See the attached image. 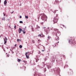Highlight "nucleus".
<instances>
[{
	"label": "nucleus",
	"instance_id": "obj_1",
	"mask_svg": "<svg viewBox=\"0 0 76 76\" xmlns=\"http://www.w3.org/2000/svg\"><path fill=\"white\" fill-rule=\"evenodd\" d=\"M56 36H57L56 38H55V42H56V44H55L53 45V46L54 47H56V45H58V44L57 43H59V41H58V40H59V37L57 36V34H56ZM57 41H58V42H57Z\"/></svg>",
	"mask_w": 76,
	"mask_h": 76
},
{
	"label": "nucleus",
	"instance_id": "obj_2",
	"mask_svg": "<svg viewBox=\"0 0 76 76\" xmlns=\"http://www.w3.org/2000/svg\"><path fill=\"white\" fill-rule=\"evenodd\" d=\"M42 16L41 19L42 20H44V21H46L47 19V17L44 14H42Z\"/></svg>",
	"mask_w": 76,
	"mask_h": 76
},
{
	"label": "nucleus",
	"instance_id": "obj_3",
	"mask_svg": "<svg viewBox=\"0 0 76 76\" xmlns=\"http://www.w3.org/2000/svg\"><path fill=\"white\" fill-rule=\"evenodd\" d=\"M58 19L57 18V17H54L53 18V22H54V23H57V22Z\"/></svg>",
	"mask_w": 76,
	"mask_h": 76
},
{
	"label": "nucleus",
	"instance_id": "obj_4",
	"mask_svg": "<svg viewBox=\"0 0 76 76\" xmlns=\"http://www.w3.org/2000/svg\"><path fill=\"white\" fill-rule=\"evenodd\" d=\"M50 29L51 30V28L50 27H48V29H47L46 30H45V31L48 34V32H50Z\"/></svg>",
	"mask_w": 76,
	"mask_h": 76
},
{
	"label": "nucleus",
	"instance_id": "obj_5",
	"mask_svg": "<svg viewBox=\"0 0 76 76\" xmlns=\"http://www.w3.org/2000/svg\"><path fill=\"white\" fill-rule=\"evenodd\" d=\"M25 55L26 58H29V52L26 53L25 54Z\"/></svg>",
	"mask_w": 76,
	"mask_h": 76
},
{
	"label": "nucleus",
	"instance_id": "obj_6",
	"mask_svg": "<svg viewBox=\"0 0 76 76\" xmlns=\"http://www.w3.org/2000/svg\"><path fill=\"white\" fill-rule=\"evenodd\" d=\"M4 44H6V42H7V39L5 37L4 39Z\"/></svg>",
	"mask_w": 76,
	"mask_h": 76
},
{
	"label": "nucleus",
	"instance_id": "obj_7",
	"mask_svg": "<svg viewBox=\"0 0 76 76\" xmlns=\"http://www.w3.org/2000/svg\"><path fill=\"white\" fill-rule=\"evenodd\" d=\"M19 29L18 30V32H19V33L20 34V33H21V31H23V30L22 29H21V28H19Z\"/></svg>",
	"mask_w": 76,
	"mask_h": 76
},
{
	"label": "nucleus",
	"instance_id": "obj_8",
	"mask_svg": "<svg viewBox=\"0 0 76 76\" xmlns=\"http://www.w3.org/2000/svg\"><path fill=\"white\" fill-rule=\"evenodd\" d=\"M51 65L50 64H49L48 65V69H50L51 68Z\"/></svg>",
	"mask_w": 76,
	"mask_h": 76
},
{
	"label": "nucleus",
	"instance_id": "obj_9",
	"mask_svg": "<svg viewBox=\"0 0 76 76\" xmlns=\"http://www.w3.org/2000/svg\"><path fill=\"white\" fill-rule=\"evenodd\" d=\"M38 36L40 37V38H41V37H45V36H44V35H43V36H41V34H39L38 35Z\"/></svg>",
	"mask_w": 76,
	"mask_h": 76
},
{
	"label": "nucleus",
	"instance_id": "obj_10",
	"mask_svg": "<svg viewBox=\"0 0 76 76\" xmlns=\"http://www.w3.org/2000/svg\"><path fill=\"white\" fill-rule=\"evenodd\" d=\"M54 30L55 31H57V32H58V29H57V28H54Z\"/></svg>",
	"mask_w": 76,
	"mask_h": 76
},
{
	"label": "nucleus",
	"instance_id": "obj_11",
	"mask_svg": "<svg viewBox=\"0 0 76 76\" xmlns=\"http://www.w3.org/2000/svg\"><path fill=\"white\" fill-rule=\"evenodd\" d=\"M4 4H7V1L6 0H5L4 2Z\"/></svg>",
	"mask_w": 76,
	"mask_h": 76
},
{
	"label": "nucleus",
	"instance_id": "obj_12",
	"mask_svg": "<svg viewBox=\"0 0 76 76\" xmlns=\"http://www.w3.org/2000/svg\"><path fill=\"white\" fill-rule=\"evenodd\" d=\"M50 38H51V37H50L49 36L48 37V40L50 39Z\"/></svg>",
	"mask_w": 76,
	"mask_h": 76
},
{
	"label": "nucleus",
	"instance_id": "obj_13",
	"mask_svg": "<svg viewBox=\"0 0 76 76\" xmlns=\"http://www.w3.org/2000/svg\"><path fill=\"white\" fill-rule=\"evenodd\" d=\"M19 23H23V22L22 21H20Z\"/></svg>",
	"mask_w": 76,
	"mask_h": 76
},
{
	"label": "nucleus",
	"instance_id": "obj_14",
	"mask_svg": "<svg viewBox=\"0 0 76 76\" xmlns=\"http://www.w3.org/2000/svg\"><path fill=\"white\" fill-rule=\"evenodd\" d=\"M25 18L26 19H28V16H26V15L25 16Z\"/></svg>",
	"mask_w": 76,
	"mask_h": 76
},
{
	"label": "nucleus",
	"instance_id": "obj_15",
	"mask_svg": "<svg viewBox=\"0 0 76 76\" xmlns=\"http://www.w3.org/2000/svg\"><path fill=\"white\" fill-rule=\"evenodd\" d=\"M19 47L20 48H22V45H20L19 46Z\"/></svg>",
	"mask_w": 76,
	"mask_h": 76
},
{
	"label": "nucleus",
	"instance_id": "obj_16",
	"mask_svg": "<svg viewBox=\"0 0 76 76\" xmlns=\"http://www.w3.org/2000/svg\"><path fill=\"white\" fill-rule=\"evenodd\" d=\"M24 63H27V61H23Z\"/></svg>",
	"mask_w": 76,
	"mask_h": 76
},
{
	"label": "nucleus",
	"instance_id": "obj_17",
	"mask_svg": "<svg viewBox=\"0 0 76 76\" xmlns=\"http://www.w3.org/2000/svg\"><path fill=\"white\" fill-rule=\"evenodd\" d=\"M21 60L18 59V62H19L20 61H21Z\"/></svg>",
	"mask_w": 76,
	"mask_h": 76
},
{
	"label": "nucleus",
	"instance_id": "obj_18",
	"mask_svg": "<svg viewBox=\"0 0 76 76\" xmlns=\"http://www.w3.org/2000/svg\"><path fill=\"white\" fill-rule=\"evenodd\" d=\"M17 41L18 42V41H20V40L19 39H17Z\"/></svg>",
	"mask_w": 76,
	"mask_h": 76
},
{
	"label": "nucleus",
	"instance_id": "obj_19",
	"mask_svg": "<svg viewBox=\"0 0 76 76\" xmlns=\"http://www.w3.org/2000/svg\"><path fill=\"white\" fill-rule=\"evenodd\" d=\"M37 26L38 27L37 28H40V27L38 26V25H37Z\"/></svg>",
	"mask_w": 76,
	"mask_h": 76
},
{
	"label": "nucleus",
	"instance_id": "obj_20",
	"mask_svg": "<svg viewBox=\"0 0 76 76\" xmlns=\"http://www.w3.org/2000/svg\"><path fill=\"white\" fill-rule=\"evenodd\" d=\"M23 32V34H25L26 33V32L25 31H22Z\"/></svg>",
	"mask_w": 76,
	"mask_h": 76
},
{
	"label": "nucleus",
	"instance_id": "obj_21",
	"mask_svg": "<svg viewBox=\"0 0 76 76\" xmlns=\"http://www.w3.org/2000/svg\"><path fill=\"white\" fill-rule=\"evenodd\" d=\"M32 42L33 43H35V41H34V40H32Z\"/></svg>",
	"mask_w": 76,
	"mask_h": 76
},
{
	"label": "nucleus",
	"instance_id": "obj_22",
	"mask_svg": "<svg viewBox=\"0 0 76 76\" xmlns=\"http://www.w3.org/2000/svg\"><path fill=\"white\" fill-rule=\"evenodd\" d=\"M69 43H70V39H69Z\"/></svg>",
	"mask_w": 76,
	"mask_h": 76
},
{
	"label": "nucleus",
	"instance_id": "obj_23",
	"mask_svg": "<svg viewBox=\"0 0 76 76\" xmlns=\"http://www.w3.org/2000/svg\"><path fill=\"white\" fill-rule=\"evenodd\" d=\"M38 59H37L36 60V61L37 62H38Z\"/></svg>",
	"mask_w": 76,
	"mask_h": 76
},
{
	"label": "nucleus",
	"instance_id": "obj_24",
	"mask_svg": "<svg viewBox=\"0 0 76 76\" xmlns=\"http://www.w3.org/2000/svg\"><path fill=\"white\" fill-rule=\"evenodd\" d=\"M45 72H46V71H47V70L45 68Z\"/></svg>",
	"mask_w": 76,
	"mask_h": 76
},
{
	"label": "nucleus",
	"instance_id": "obj_25",
	"mask_svg": "<svg viewBox=\"0 0 76 76\" xmlns=\"http://www.w3.org/2000/svg\"><path fill=\"white\" fill-rule=\"evenodd\" d=\"M2 20H5V18H3Z\"/></svg>",
	"mask_w": 76,
	"mask_h": 76
},
{
	"label": "nucleus",
	"instance_id": "obj_26",
	"mask_svg": "<svg viewBox=\"0 0 76 76\" xmlns=\"http://www.w3.org/2000/svg\"><path fill=\"white\" fill-rule=\"evenodd\" d=\"M20 18H22V16H20Z\"/></svg>",
	"mask_w": 76,
	"mask_h": 76
},
{
	"label": "nucleus",
	"instance_id": "obj_27",
	"mask_svg": "<svg viewBox=\"0 0 76 76\" xmlns=\"http://www.w3.org/2000/svg\"><path fill=\"white\" fill-rule=\"evenodd\" d=\"M38 41L39 42H41V40H40V39L38 40Z\"/></svg>",
	"mask_w": 76,
	"mask_h": 76
},
{
	"label": "nucleus",
	"instance_id": "obj_28",
	"mask_svg": "<svg viewBox=\"0 0 76 76\" xmlns=\"http://www.w3.org/2000/svg\"><path fill=\"white\" fill-rule=\"evenodd\" d=\"M15 25V26H14V28H15V29H16V25Z\"/></svg>",
	"mask_w": 76,
	"mask_h": 76
},
{
	"label": "nucleus",
	"instance_id": "obj_29",
	"mask_svg": "<svg viewBox=\"0 0 76 76\" xmlns=\"http://www.w3.org/2000/svg\"><path fill=\"white\" fill-rule=\"evenodd\" d=\"M17 45L16 44H15V47H16Z\"/></svg>",
	"mask_w": 76,
	"mask_h": 76
},
{
	"label": "nucleus",
	"instance_id": "obj_30",
	"mask_svg": "<svg viewBox=\"0 0 76 76\" xmlns=\"http://www.w3.org/2000/svg\"><path fill=\"white\" fill-rule=\"evenodd\" d=\"M5 15H6V14H4V16H5Z\"/></svg>",
	"mask_w": 76,
	"mask_h": 76
},
{
	"label": "nucleus",
	"instance_id": "obj_31",
	"mask_svg": "<svg viewBox=\"0 0 76 76\" xmlns=\"http://www.w3.org/2000/svg\"><path fill=\"white\" fill-rule=\"evenodd\" d=\"M39 16H42V15H41V14H39Z\"/></svg>",
	"mask_w": 76,
	"mask_h": 76
},
{
	"label": "nucleus",
	"instance_id": "obj_32",
	"mask_svg": "<svg viewBox=\"0 0 76 76\" xmlns=\"http://www.w3.org/2000/svg\"><path fill=\"white\" fill-rule=\"evenodd\" d=\"M13 12H14L13 11H12V12H11V14L13 13Z\"/></svg>",
	"mask_w": 76,
	"mask_h": 76
},
{
	"label": "nucleus",
	"instance_id": "obj_33",
	"mask_svg": "<svg viewBox=\"0 0 76 76\" xmlns=\"http://www.w3.org/2000/svg\"><path fill=\"white\" fill-rule=\"evenodd\" d=\"M42 51H44V50H42Z\"/></svg>",
	"mask_w": 76,
	"mask_h": 76
},
{
	"label": "nucleus",
	"instance_id": "obj_34",
	"mask_svg": "<svg viewBox=\"0 0 76 76\" xmlns=\"http://www.w3.org/2000/svg\"><path fill=\"white\" fill-rule=\"evenodd\" d=\"M1 3V0H0V3Z\"/></svg>",
	"mask_w": 76,
	"mask_h": 76
},
{
	"label": "nucleus",
	"instance_id": "obj_35",
	"mask_svg": "<svg viewBox=\"0 0 76 76\" xmlns=\"http://www.w3.org/2000/svg\"><path fill=\"white\" fill-rule=\"evenodd\" d=\"M38 19H39V18H38Z\"/></svg>",
	"mask_w": 76,
	"mask_h": 76
},
{
	"label": "nucleus",
	"instance_id": "obj_36",
	"mask_svg": "<svg viewBox=\"0 0 76 76\" xmlns=\"http://www.w3.org/2000/svg\"><path fill=\"white\" fill-rule=\"evenodd\" d=\"M58 69H60V68H58Z\"/></svg>",
	"mask_w": 76,
	"mask_h": 76
},
{
	"label": "nucleus",
	"instance_id": "obj_37",
	"mask_svg": "<svg viewBox=\"0 0 76 76\" xmlns=\"http://www.w3.org/2000/svg\"><path fill=\"white\" fill-rule=\"evenodd\" d=\"M53 58L54 59V57H53Z\"/></svg>",
	"mask_w": 76,
	"mask_h": 76
},
{
	"label": "nucleus",
	"instance_id": "obj_38",
	"mask_svg": "<svg viewBox=\"0 0 76 76\" xmlns=\"http://www.w3.org/2000/svg\"><path fill=\"white\" fill-rule=\"evenodd\" d=\"M42 24H43V23H42Z\"/></svg>",
	"mask_w": 76,
	"mask_h": 76
},
{
	"label": "nucleus",
	"instance_id": "obj_39",
	"mask_svg": "<svg viewBox=\"0 0 76 76\" xmlns=\"http://www.w3.org/2000/svg\"><path fill=\"white\" fill-rule=\"evenodd\" d=\"M0 37H1V35L0 36Z\"/></svg>",
	"mask_w": 76,
	"mask_h": 76
},
{
	"label": "nucleus",
	"instance_id": "obj_40",
	"mask_svg": "<svg viewBox=\"0 0 76 76\" xmlns=\"http://www.w3.org/2000/svg\"><path fill=\"white\" fill-rule=\"evenodd\" d=\"M8 20L9 21V19H8Z\"/></svg>",
	"mask_w": 76,
	"mask_h": 76
},
{
	"label": "nucleus",
	"instance_id": "obj_41",
	"mask_svg": "<svg viewBox=\"0 0 76 76\" xmlns=\"http://www.w3.org/2000/svg\"><path fill=\"white\" fill-rule=\"evenodd\" d=\"M8 57H9V56H8Z\"/></svg>",
	"mask_w": 76,
	"mask_h": 76
}]
</instances>
